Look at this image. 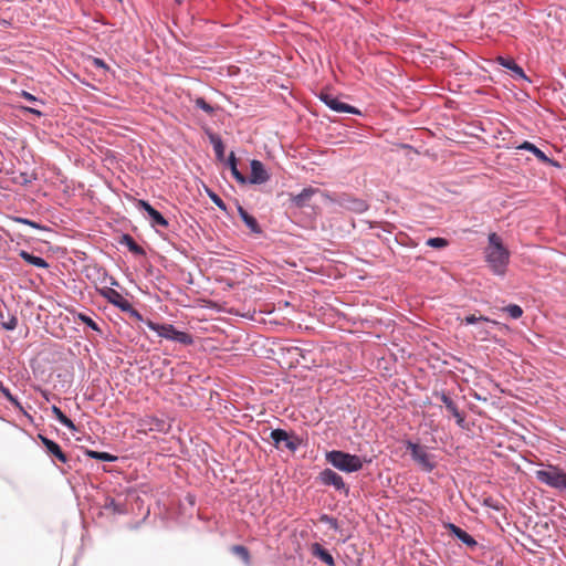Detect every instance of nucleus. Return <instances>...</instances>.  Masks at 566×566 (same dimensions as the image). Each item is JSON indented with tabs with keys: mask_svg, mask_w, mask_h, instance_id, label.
<instances>
[{
	"mask_svg": "<svg viewBox=\"0 0 566 566\" xmlns=\"http://www.w3.org/2000/svg\"><path fill=\"white\" fill-rule=\"evenodd\" d=\"M520 148L532 151L541 161H544V163L548 161V158L546 157V155L530 142L523 143L520 146Z\"/></svg>",
	"mask_w": 566,
	"mask_h": 566,
	"instance_id": "obj_23",
	"label": "nucleus"
},
{
	"mask_svg": "<svg viewBox=\"0 0 566 566\" xmlns=\"http://www.w3.org/2000/svg\"><path fill=\"white\" fill-rule=\"evenodd\" d=\"M322 521L327 522L329 525H332V526H333V527H335V528L337 527L336 521H335L334 518H332V517L327 516V515H324V516L322 517Z\"/></svg>",
	"mask_w": 566,
	"mask_h": 566,
	"instance_id": "obj_39",
	"label": "nucleus"
},
{
	"mask_svg": "<svg viewBox=\"0 0 566 566\" xmlns=\"http://www.w3.org/2000/svg\"><path fill=\"white\" fill-rule=\"evenodd\" d=\"M500 64L509 70H512V63H515L513 60H507L504 57H499Z\"/></svg>",
	"mask_w": 566,
	"mask_h": 566,
	"instance_id": "obj_36",
	"label": "nucleus"
},
{
	"mask_svg": "<svg viewBox=\"0 0 566 566\" xmlns=\"http://www.w3.org/2000/svg\"><path fill=\"white\" fill-rule=\"evenodd\" d=\"M485 261L492 272L504 275L510 260V251L503 245L496 233L489 235V244L485 248Z\"/></svg>",
	"mask_w": 566,
	"mask_h": 566,
	"instance_id": "obj_1",
	"label": "nucleus"
},
{
	"mask_svg": "<svg viewBox=\"0 0 566 566\" xmlns=\"http://www.w3.org/2000/svg\"><path fill=\"white\" fill-rule=\"evenodd\" d=\"M87 455L93 459L102 460V461H114L116 460V457L106 453V452H98V451H88Z\"/></svg>",
	"mask_w": 566,
	"mask_h": 566,
	"instance_id": "obj_24",
	"label": "nucleus"
},
{
	"mask_svg": "<svg viewBox=\"0 0 566 566\" xmlns=\"http://www.w3.org/2000/svg\"><path fill=\"white\" fill-rule=\"evenodd\" d=\"M321 99L331 109L337 112V113H348V114H355L358 115L360 112L355 108L354 106H350L346 103H343L339 101L336 96L329 94V93H322Z\"/></svg>",
	"mask_w": 566,
	"mask_h": 566,
	"instance_id": "obj_8",
	"label": "nucleus"
},
{
	"mask_svg": "<svg viewBox=\"0 0 566 566\" xmlns=\"http://www.w3.org/2000/svg\"><path fill=\"white\" fill-rule=\"evenodd\" d=\"M124 312H126L132 318H134L136 321H140V322L144 321L142 314L137 310H135L132 304H130V310H125Z\"/></svg>",
	"mask_w": 566,
	"mask_h": 566,
	"instance_id": "obj_31",
	"label": "nucleus"
},
{
	"mask_svg": "<svg viewBox=\"0 0 566 566\" xmlns=\"http://www.w3.org/2000/svg\"><path fill=\"white\" fill-rule=\"evenodd\" d=\"M442 401L444 402L447 409L451 412V415L457 418L458 420V423H461L463 421V417L461 416V413L459 412L458 410V407L457 405L453 402V400L451 398H449L448 396L443 395L442 397Z\"/></svg>",
	"mask_w": 566,
	"mask_h": 566,
	"instance_id": "obj_22",
	"label": "nucleus"
},
{
	"mask_svg": "<svg viewBox=\"0 0 566 566\" xmlns=\"http://www.w3.org/2000/svg\"><path fill=\"white\" fill-rule=\"evenodd\" d=\"M40 438H41L43 446L46 449V452L50 455L55 457L62 463H65L67 461L66 454L62 451V449L60 448V446L57 443H55L54 441H52L45 437H40Z\"/></svg>",
	"mask_w": 566,
	"mask_h": 566,
	"instance_id": "obj_12",
	"label": "nucleus"
},
{
	"mask_svg": "<svg viewBox=\"0 0 566 566\" xmlns=\"http://www.w3.org/2000/svg\"><path fill=\"white\" fill-rule=\"evenodd\" d=\"M271 439L276 449H287L291 452H295L301 443L296 436L282 429L272 430Z\"/></svg>",
	"mask_w": 566,
	"mask_h": 566,
	"instance_id": "obj_6",
	"label": "nucleus"
},
{
	"mask_svg": "<svg viewBox=\"0 0 566 566\" xmlns=\"http://www.w3.org/2000/svg\"><path fill=\"white\" fill-rule=\"evenodd\" d=\"M515 74L520 75V76H524V72L522 70V67H520L516 63H512V70Z\"/></svg>",
	"mask_w": 566,
	"mask_h": 566,
	"instance_id": "obj_38",
	"label": "nucleus"
},
{
	"mask_svg": "<svg viewBox=\"0 0 566 566\" xmlns=\"http://www.w3.org/2000/svg\"><path fill=\"white\" fill-rule=\"evenodd\" d=\"M325 458L334 468L345 473L357 472L363 469L365 462H370V460L356 454L336 450L327 452Z\"/></svg>",
	"mask_w": 566,
	"mask_h": 566,
	"instance_id": "obj_2",
	"label": "nucleus"
},
{
	"mask_svg": "<svg viewBox=\"0 0 566 566\" xmlns=\"http://www.w3.org/2000/svg\"><path fill=\"white\" fill-rule=\"evenodd\" d=\"M216 154L221 157L223 155V144L220 139H212Z\"/></svg>",
	"mask_w": 566,
	"mask_h": 566,
	"instance_id": "obj_32",
	"label": "nucleus"
},
{
	"mask_svg": "<svg viewBox=\"0 0 566 566\" xmlns=\"http://www.w3.org/2000/svg\"><path fill=\"white\" fill-rule=\"evenodd\" d=\"M343 207L347 210L361 213L367 210V203L357 198H346L342 202Z\"/></svg>",
	"mask_w": 566,
	"mask_h": 566,
	"instance_id": "obj_14",
	"label": "nucleus"
},
{
	"mask_svg": "<svg viewBox=\"0 0 566 566\" xmlns=\"http://www.w3.org/2000/svg\"><path fill=\"white\" fill-rule=\"evenodd\" d=\"M407 450L412 460L426 472H431L436 468L434 457L428 452L427 448L411 441L407 442Z\"/></svg>",
	"mask_w": 566,
	"mask_h": 566,
	"instance_id": "obj_4",
	"label": "nucleus"
},
{
	"mask_svg": "<svg viewBox=\"0 0 566 566\" xmlns=\"http://www.w3.org/2000/svg\"><path fill=\"white\" fill-rule=\"evenodd\" d=\"M137 207L147 212L153 227L158 226V227L166 228L168 226V221L161 216L160 212H158L156 209H154L148 202H146L144 200H139L137 202Z\"/></svg>",
	"mask_w": 566,
	"mask_h": 566,
	"instance_id": "obj_11",
	"label": "nucleus"
},
{
	"mask_svg": "<svg viewBox=\"0 0 566 566\" xmlns=\"http://www.w3.org/2000/svg\"><path fill=\"white\" fill-rule=\"evenodd\" d=\"M93 63H94V65H96L97 67L106 69L105 63H104L102 60H99V59H94Z\"/></svg>",
	"mask_w": 566,
	"mask_h": 566,
	"instance_id": "obj_42",
	"label": "nucleus"
},
{
	"mask_svg": "<svg viewBox=\"0 0 566 566\" xmlns=\"http://www.w3.org/2000/svg\"><path fill=\"white\" fill-rule=\"evenodd\" d=\"M229 167L231 169L232 176L237 179L238 182H240V184L247 182V178L244 177L243 174H241L239 171V169L237 167V159H235L233 153H231L229 156Z\"/></svg>",
	"mask_w": 566,
	"mask_h": 566,
	"instance_id": "obj_20",
	"label": "nucleus"
},
{
	"mask_svg": "<svg viewBox=\"0 0 566 566\" xmlns=\"http://www.w3.org/2000/svg\"><path fill=\"white\" fill-rule=\"evenodd\" d=\"M427 245L434 249H442L448 245V241L443 238H430L427 240Z\"/></svg>",
	"mask_w": 566,
	"mask_h": 566,
	"instance_id": "obj_25",
	"label": "nucleus"
},
{
	"mask_svg": "<svg viewBox=\"0 0 566 566\" xmlns=\"http://www.w3.org/2000/svg\"><path fill=\"white\" fill-rule=\"evenodd\" d=\"M27 109H28L29 112L33 113V114L39 115V116L41 115V112H40V111H36V109H34V108L29 107V108H27Z\"/></svg>",
	"mask_w": 566,
	"mask_h": 566,
	"instance_id": "obj_43",
	"label": "nucleus"
},
{
	"mask_svg": "<svg viewBox=\"0 0 566 566\" xmlns=\"http://www.w3.org/2000/svg\"><path fill=\"white\" fill-rule=\"evenodd\" d=\"M319 480L323 484L334 486L337 491H342L346 495L349 493V488L346 485L343 478L331 469L323 470L319 473Z\"/></svg>",
	"mask_w": 566,
	"mask_h": 566,
	"instance_id": "obj_7",
	"label": "nucleus"
},
{
	"mask_svg": "<svg viewBox=\"0 0 566 566\" xmlns=\"http://www.w3.org/2000/svg\"><path fill=\"white\" fill-rule=\"evenodd\" d=\"M270 179V175L268 174L264 165L259 160L251 161V174L249 177V182L254 185H261L266 182Z\"/></svg>",
	"mask_w": 566,
	"mask_h": 566,
	"instance_id": "obj_10",
	"label": "nucleus"
},
{
	"mask_svg": "<svg viewBox=\"0 0 566 566\" xmlns=\"http://www.w3.org/2000/svg\"><path fill=\"white\" fill-rule=\"evenodd\" d=\"M210 198L219 208L223 210L226 209V205L219 196H217L216 193H211Z\"/></svg>",
	"mask_w": 566,
	"mask_h": 566,
	"instance_id": "obj_35",
	"label": "nucleus"
},
{
	"mask_svg": "<svg viewBox=\"0 0 566 566\" xmlns=\"http://www.w3.org/2000/svg\"><path fill=\"white\" fill-rule=\"evenodd\" d=\"M20 256L28 263L38 268H48V263L40 256L32 255L25 251H21Z\"/></svg>",
	"mask_w": 566,
	"mask_h": 566,
	"instance_id": "obj_21",
	"label": "nucleus"
},
{
	"mask_svg": "<svg viewBox=\"0 0 566 566\" xmlns=\"http://www.w3.org/2000/svg\"><path fill=\"white\" fill-rule=\"evenodd\" d=\"M238 210H239V214H240L241 219L247 224V227L252 232L259 233L260 232V227H259L258 221L255 220V218L250 216L242 207H239Z\"/></svg>",
	"mask_w": 566,
	"mask_h": 566,
	"instance_id": "obj_18",
	"label": "nucleus"
},
{
	"mask_svg": "<svg viewBox=\"0 0 566 566\" xmlns=\"http://www.w3.org/2000/svg\"><path fill=\"white\" fill-rule=\"evenodd\" d=\"M464 321H465L467 324H474V323H476L479 321H489V319L486 317H484V316L476 317L475 315H469V316L465 317Z\"/></svg>",
	"mask_w": 566,
	"mask_h": 566,
	"instance_id": "obj_34",
	"label": "nucleus"
},
{
	"mask_svg": "<svg viewBox=\"0 0 566 566\" xmlns=\"http://www.w3.org/2000/svg\"><path fill=\"white\" fill-rule=\"evenodd\" d=\"M322 521L327 522L329 525H332V526H333V527H335V528L337 527L336 521H335L334 518H332V517L327 516V515H324V516L322 517Z\"/></svg>",
	"mask_w": 566,
	"mask_h": 566,
	"instance_id": "obj_40",
	"label": "nucleus"
},
{
	"mask_svg": "<svg viewBox=\"0 0 566 566\" xmlns=\"http://www.w3.org/2000/svg\"><path fill=\"white\" fill-rule=\"evenodd\" d=\"M177 3H182L185 0H175Z\"/></svg>",
	"mask_w": 566,
	"mask_h": 566,
	"instance_id": "obj_44",
	"label": "nucleus"
},
{
	"mask_svg": "<svg viewBox=\"0 0 566 566\" xmlns=\"http://www.w3.org/2000/svg\"><path fill=\"white\" fill-rule=\"evenodd\" d=\"M52 413L54 415V417L56 418V420L65 426L66 428H69L70 430H76L73 421L71 419H69L62 411L59 407L56 406H53L52 407Z\"/></svg>",
	"mask_w": 566,
	"mask_h": 566,
	"instance_id": "obj_19",
	"label": "nucleus"
},
{
	"mask_svg": "<svg viewBox=\"0 0 566 566\" xmlns=\"http://www.w3.org/2000/svg\"><path fill=\"white\" fill-rule=\"evenodd\" d=\"M535 476L538 481L551 488L566 491V473L556 467L537 470L535 472Z\"/></svg>",
	"mask_w": 566,
	"mask_h": 566,
	"instance_id": "obj_5",
	"label": "nucleus"
},
{
	"mask_svg": "<svg viewBox=\"0 0 566 566\" xmlns=\"http://www.w3.org/2000/svg\"><path fill=\"white\" fill-rule=\"evenodd\" d=\"M78 318L85 323L88 327H91L92 329L96 331V332H99V327L98 325L91 318L88 317L87 315L85 314H78Z\"/></svg>",
	"mask_w": 566,
	"mask_h": 566,
	"instance_id": "obj_29",
	"label": "nucleus"
},
{
	"mask_svg": "<svg viewBox=\"0 0 566 566\" xmlns=\"http://www.w3.org/2000/svg\"><path fill=\"white\" fill-rule=\"evenodd\" d=\"M197 106L200 107L201 109H203L207 113H211L212 112V107L202 98H198L197 99Z\"/></svg>",
	"mask_w": 566,
	"mask_h": 566,
	"instance_id": "obj_33",
	"label": "nucleus"
},
{
	"mask_svg": "<svg viewBox=\"0 0 566 566\" xmlns=\"http://www.w3.org/2000/svg\"><path fill=\"white\" fill-rule=\"evenodd\" d=\"M504 311H506L509 313V315L515 319L520 318L523 314V310L518 305H515V304L506 306L504 308Z\"/></svg>",
	"mask_w": 566,
	"mask_h": 566,
	"instance_id": "obj_26",
	"label": "nucleus"
},
{
	"mask_svg": "<svg viewBox=\"0 0 566 566\" xmlns=\"http://www.w3.org/2000/svg\"><path fill=\"white\" fill-rule=\"evenodd\" d=\"M17 221H18V222H21V223H24V224H28V226H30V227H33V228H35V229H40V228H41L38 223H35V222H33V221H31V220H28V219L18 218V219H17Z\"/></svg>",
	"mask_w": 566,
	"mask_h": 566,
	"instance_id": "obj_37",
	"label": "nucleus"
},
{
	"mask_svg": "<svg viewBox=\"0 0 566 566\" xmlns=\"http://www.w3.org/2000/svg\"><path fill=\"white\" fill-rule=\"evenodd\" d=\"M124 312H126L132 318H134L136 321H140V322L144 321L142 314L137 310H135L132 304H130V310H125Z\"/></svg>",
	"mask_w": 566,
	"mask_h": 566,
	"instance_id": "obj_30",
	"label": "nucleus"
},
{
	"mask_svg": "<svg viewBox=\"0 0 566 566\" xmlns=\"http://www.w3.org/2000/svg\"><path fill=\"white\" fill-rule=\"evenodd\" d=\"M232 552L240 556L245 563H249V552L245 547L241 546V545H235L232 547Z\"/></svg>",
	"mask_w": 566,
	"mask_h": 566,
	"instance_id": "obj_27",
	"label": "nucleus"
},
{
	"mask_svg": "<svg viewBox=\"0 0 566 566\" xmlns=\"http://www.w3.org/2000/svg\"><path fill=\"white\" fill-rule=\"evenodd\" d=\"M0 323L1 326L7 331H13L18 326V318L15 315L10 312L3 313L0 312Z\"/></svg>",
	"mask_w": 566,
	"mask_h": 566,
	"instance_id": "obj_17",
	"label": "nucleus"
},
{
	"mask_svg": "<svg viewBox=\"0 0 566 566\" xmlns=\"http://www.w3.org/2000/svg\"><path fill=\"white\" fill-rule=\"evenodd\" d=\"M448 527L465 545L470 547H474L476 545V541L465 531L461 530L454 524H449Z\"/></svg>",
	"mask_w": 566,
	"mask_h": 566,
	"instance_id": "obj_15",
	"label": "nucleus"
},
{
	"mask_svg": "<svg viewBox=\"0 0 566 566\" xmlns=\"http://www.w3.org/2000/svg\"><path fill=\"white\" fill-rule=\"evenodd\" d=\"M99 294L123 312L125 310H130V303L116 290L112 287H103L99 290Z\"/></svg>",
	"mask_w": 566,
	"mask_h": 566,
	"instance_id": "obj_9",
	"label": "nucleus"
},
{
	"mask_svg": "<svg viewBox=\"0 0 566 566\" xmlns=\"http://www.w3.org/2000/svg\"><path fill=\"white\" fill-rule=\"evenodd\" d=\"M316 191L314 188H305L301 193L292 196V202L298 208L305 207Z\"/></svg>",
	"mask_w": 566,
	"mask_h": 566,
	"instance_id": "obj_13",
	"label": "nucleus"
},
{
	"mask_svg": "<svg viewBox=\"0 0 566 566\" xmlns=\"http://www.w3.org/2000/svg\"><path fill=\"white\" fill-rule=\"evenodd\" d=\"M22 96L30 102H38L36 97L25 91L22 92Z\"/></svg>",
	"mask_w": 566,
	"mask_h": 566,
	"instance_id": "obj_41",
	"label": "nucleus"
},
{
	"mask_svg": "<svg viewBox=\"0 0 566 566\" xmlns=\"http://www.w3.org/2000/svg\"><path fill=\"white\" fill-rule=\"evenodd\" d=\"M145 323L150 329L166 339H170L184 345H190L193 342L191 335L177 331L171 324H157L149 319Z\"/></svg>",
	"mask_w": 566,
	"mask_h": 566,
	"instance_id": "obj_3",
	"label": "nucleus"
},
{
	"mask_svg": "<svg viewBox=\"0 0 566 566\" xmlns=\"http://www.w3.org/2000/svg\"><path fill=\"white\" fill-rule=\"evenodd\" d=\"M311 549L312 554L315 557L319 558L328 566H335L333 556L326 549H324L318 543L313 544Z\"/></svg>",
	"mask_w": 566,
	"mask_h": 566,
	"instance_id": "obj_16",
	"label": "nucleus"
},
{
	"mask_svg": "<svg viewBox=\"0 0 566 566\" xmlns=\"http://www.w3.org/2000/svg\"><path fill=\"white\" fill-rule=\"evenodd\" d=\"M124 240H125V242H126V244H127V247L129 248L130 251H133L135 253H142L143 252L142 248L133 240L132 237L125 235Z\"/></svg>",
	"mask_w": 566,
	"mask_h": 566,
	"instance_id": "obj_28",
	"label": "nucleus"
}]
</instances>
